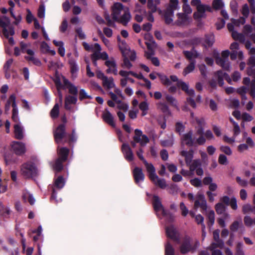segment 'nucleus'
<instances>
[{
    "label": "nucleus",
    "mask_w": 255,
    "mask_h": 255,
    "mask_svg": "<svg viewBox=\"0 0 255 255\" xmlns=\"http://www.w3.org/2000/svg\"><path fill=\"white\" fill-rule=\"evenodd\" d=\"M159 78H160L161 83L166 86H170L168 89L169 92L173 93L176 90V87L175 86H172L171 81L177 82V86L182 89L183 91H184L188 95L191 96H194L195 93L194 91L192 89H189L188 85L184 82L178 81V78L175 75H171L170 77V79L168 78L166 75L157 74Z\"/></svg>",
    "instance_id": "nucleus-1"
},
{
    "label": "nucleus",
    "mask_w": 255,
    "mask_h": 255,
    "mask_svg": "<svg viewBox=\"0 0 255 255\" xmlns=\"http://www.w3.org/2000/svg\"><path fill=\"white\" fill-rule=\"evenodd\" d=\"M113 19L118 22L126 25L131 18V15L128 7H125L120 2L115 3L112 6Z\"/></svg>",
    "instance_id": "nucleus-2"
},
{
    "label": "nucleus",
    "mask_w": 255,
    "mask_h": 255,
    "mask_svg": "<svg viewBox=\"0 0 255 255\" xmlns=\"http://www.w3.org/2000/svg\"><path fill=\"white\" fill-rule=\"evenodd\" d=\"M152 204L154 211L159 218H161L162 216L166 220L169 222L173 221L174 219V216L164 208L158 196L156 195L153 196Z\"/></svg>",
    "instance_id": "nucleus-3"
},
{
    "label": "nucleus",
    "mask_w": 255,
    "mask_h": 255,
    "mask_svg": "<svg viewBox=\"0 0 255 255\" xmlns=\"http://www.w3.org/2000/svg\"><path fill=\"white\" fill-rule=\"evenodd\" d=\"M180 155L184 157L185 162L187 165L189 166L190 170L191 172L194 171L201 164L199 160H193V151L192 150L189 151L182 150L180 152Z\"/></svg>",
    "instance_id": "nucleus-4"
},
{
    "label": "nucleus",
    "mask_w": 255,
    "mask_h": 255,
    "mask_svg": "<svg viewBox=\"0 0 255 255\" xmlns=\"http://www.w3.org/2000/svg\"><path fill=\"white\" fill-rule=\"evenodd\" d=\"M191 4L196 7L197 11L194 13L195 19H198L205 16L206 11H211V8L208 5L203 4L200 0H192Z\"/></svg>",
    "instance_id": "nucleus-5"
},
{
    "label": "nucleus",
    "mask_w": 255,
    "mask_h": 255,
    "mask_svg": "<svg viewBox=\"0 0 255 255\" xmlns=\"http://www.w3.org/2000/svg\"><path fill=\"white\" fill-rule=\"evenodd\" d=\"M200 246L199 242L196 240H191L189 238L184 239L180 246V252L185 254L189 252L195 251Z\"/></svg>",
    "instance_id": "nucleus-6"
},
{
    "label": "nucleus",
    "mask_w": 255,
    "mask_h": 255,
    "mask_svg": "<svg viewBox=\"0 0 255 255\" xmlns=\"http://www.w3.org/2000/svg\"><path fill=\"white\" fill-rule=\"evenodd\" d=\"M229 54L230 51L226 50L222 51L221 56H220L219 54L215 56L216 64L226 70H229L230 69V63L229 61Z\"/></svg>",
    "instance_id": "nucleus-7"
},
{
    "label": "nucleus",
    "mask_w": 255,
    "mask_h": 255,
    "mask_svg": "<svg viewBox=\"0 0 255 255\" xmlns=\"http://www.w3.org/2000/svg\"><path fill=\"white\" fill-rule=\"evenodd\" d=\"M21 172L25 178H28L36 176L37 170L33 163L28 162L21 166Z\"/></svg>",
    "instance_id": "nucleus-8"
},
{
    "label": "nucleus",
    "mask_w": 255,
    "mask_h": 255,
    "mask_svg": "<svg viewBox=\"0 0 255 255\" xmlns=\"http://www.w3.org/2000/svg\"><path fill=\"white\" fill-rule=\"evenodd\" d=\"M250 7L247 3L243 5L240 9V11L243 16L240 17L238 19H231L233 22L237 26H240L241 25L244 24L246 22V19L248 17L250 14Z\"/></svg>",
    "instance_id": "nucleus-9"
},
{
    "label": "nucleus",
    "mask_w": 255,
    "mask_h": 255,
    "mask_svg": "<svg viewBox=\"0 0 255 255\" xmlns=\"http://www.w3.org/2000/svg\"><path fill=\"white\" fill-rule=\"evenodd\" d=\"M9 23L10 20L8 17L4 16H0V26L3 28V34L5 38H8L9 35L12 36L14 34V29L12 27L7 28Z\"/></svg>",
    "instance_id": "nucleus-10"
},
{
    "label": "nucleus",
    "mask_w": 255,
    "mask_h": 255,
    "mask_svg": "<svg viewBox=\"0 0 255 255\" xmlns=\"http://www.w3.org/2000/svg\"><path fill=\"white\" fill-rule=\"evenodd\" d=\"M65 180L62 176H59L54 180V187L53 188L52 193L51 199L52 201L58 202V201L56 199L57 193L55 191V188L58 189H62L65 184Z\"/></svg>",
    "instance_id": "nucleus-11"
},
{
    "label": "nucleus",
    "mask_w": 255,
    "mask_h": 255,
    "mask_svg": "<svg viewBox=\"0 0 255 255\" xmlns=\"http://www.w3.org/2000/svg\"><path fill=\"white\" fill-rule=\"evenodd\" d=\"M134 133L133 140L136 142L139 143L141 146H145L149 142V138L146 135L142 134L141 130L135 129Z\"/></svg>",
    "instance_id": "nucleus-12"
},
{
    "label": "nucleus",
    "mask_w": 255,
    "mask_h": 255,
    "mask_svg": "<svg viewBox=\"0 0 255 255\" xmlns=\"http://www.w3.org/2000/svg\"><path fill=\"white\" fill-rule=\"evenodd\" d=\"M95 46L94 51L93 52L91 56L97 60H107L109 58L108 53L105 51L101 52L102 48L98 43H96Z\"/></svg>",
    "instance_id": "nucleus-13"
},
{
    "label": "nucleus",
    "mask_w": 255,
    "mask_h": 255,
    "mask_svg": "<svg viewBox=\"0 0 255 255\" xmlns=\"http://www.w3.org/2000/svg\"><path fill=\"white\" fill-rule=\"evenodd\" d=\"M65 135V126L64 124H61L56 128L54 132V138L56 143H61Z\"/></svg>",
    "instance_id": "nucleus-14"
},
{
    "label": "nucleus",
    "mask_w": 255,
    "mask_h": 255,
    "mask_svg": "<svg viewBox=\"0 0 255 255\" xmlns=\"http://www.w3.org/2000/svg\"><path fill=\"white\" fill-rule=\"evenodd\" d=\"M231 21L232 23H230L227 24V27L228 30L230 32H232V37L236 40H239V41L242 43L245 42L246 41L245 35L242 33H238L237 31L234 30V26H237L236 25L232 20Z\"/></svg>",
    "instance_id": "nucleus-15"
},
{
    "label": "nucleus",
    "mask_w": 255,
    "mask_h": 255,
    "mask_svg": "<svg viewBox=\"0 0 255 255\" xmlns=\"http://www.w3.org/2000/svg\"><path fill=\"white\" fill-rule=\"evenodd\" d=\"M194 208H201L203 210H207V202L203 194L198 193L195 196Z\"/></svg>",
    "instance_id": "nucleus-16"
},
{
    "label": "nucleus",
    "mask_w": 255,
    "mask_h": 255,
    "mask_svg": "<svg viewBox=\"0 0 255 255\" xmlns=\"http://www.w3.org/2000/svg\"><path fill=\"white\" fill-rule=\"evenodd\" d=\"M105 65L108 67L106 70L107 73H112L117 75L118 73L117 64L115 60L113 58H110L106 60Z\"/></svg>",
    "instance_id": "nucleus-17"
},
{
    "label": "nucleus",
    "mask_w": 255,
    "mask_h": 255,
    "mask_svg": "<svg viewBox=\"0 0 255 255\" xmlns=\"http://www.w3.org/2000/svg\"><path fill=\"white\" fill-rule=\"evenodd\" d=\"M11 147L13 152L17 155H21L25 152V144L19 141H13L11 143Z\"/></svg>",
    "instance_id": "nucleus-18"
},
{
    "label": "nucleus",
    "mask_w": 255,
    "mask_h": 255,
    "mask_svg": "<svg viewBox=\"0 0 255 255\" xmlns=\"http://www.w3.org/2000/svg\"><path fill=\"white\" fill-rule=\"evenodd\" d=\"M220 232V231L218 229L216 230L213 232V238L215 243H213L210 246V248L211 250H213L214 249H216L218 247L221 248L224 246L223 242L219 239Z\"/></svg>",
    "instance_id": "nucleus-19"
},
{
    "label": "nucleus",
    "mask_w": 255,
    "mask_h": 255,
    "mask_svg": "<svg viewBox=\"0 0 255 255\" xmlns=\"http://www.w3.org/2000/svg\"><path fill=\"white\" fill-rule=\"evenodd\" d=\"M118 41V45L120 51L123 56H128L130 53V49L124 40H121L119 36L117 37Z\"/></svg>",
    "instance_id": "nucleus-20"
},
{
    "label": "nucleus",
    "mask_w": 255,
    "mask_h": 255,
    "mask_svg": "<svg viewBox=\"0 0 255 255\" xmlns=\"http://www.w3.org/2000/svg\"><path fill=\"white\" fill-rule=\"evenodd\" d=\"M145 44L147 46V50L145 51V56L147 59H149L151 56L155 54V49L156 47V44L154 41H145Z\"/></svg>",
    "instance_id": "nucleus-21"
},
{
    "label": "nucleus",
    "mask_w": 255,
    "mask_h": 255,
    "mask_svg": "<svg viewBox=\"0 0 255 255\" xmlns=\"http://www.w3.org/2000/svg\"><path fill=\"white\" fill-rule=\"evenodd\" d=\"M122 150L126 160L131 161L133 159V152L128 144L123 143L122 146Z\"/></svg>",
    "instance_id": "nucleus-22"
},
{
    "label": "nucleus",
    "mask_w": 255,
    "mask_h": 255,
    "mask_svg": "<svg viewBox=\"0 0 255 255\" xmlns=\"http://www.w3.org/2000/svg\"><path fill=\"white\" fill-rule=\"evenodd\" d=\"M193 132L189 131L187 133L184 134L182 138V144L187 145L188 146H192L195 143V140L192 137Z\"/></svg>",
    "instance_id": "nucleus-23"
},
{
    "label": "nucleus",
    "mask_w": 255,
    "mask_h": 255,
    "mask_svg": "<svg viewBox=\"0 0 255 255\" xmlns=\"http://www.w3.org/2000/svg\"><path fill=\"white\" fill-rule=\"evenodd\" d=\"M62 81L64 84V88H66L69 90V92L76 96L78 94V88L72 84L68 79L65 77H62Z\"/></svg>",
    "instance_id": "nucleus-24"
},
{
    "label": "nucleus",
    "mask_w": 255,
    "mask_h": 255,
    "mask_svg": "<svg viewBox=\"0 0 255 255\" xmlns=\"http://www.w3.org/2000/svg\"><path fill=\"white\" fill-rule=\"evenodd\" d=\"M14 134L15 138L22 139L24 136V129L21 123H17L14 125Z\"/></svg>",
    "instance_id": "nucleus-25"
},
{
    "label": "nucleus",
    "mask_w": 255,
    "mask_h": 255,
    "mask_svg": "<svg viewBox=\"0 0 255 255\" xmlns=\"http://www.w3.org/2000/svg\"><path fill=\"white\" fill-rule=\"evenodd\" d=\"M102 118L106 123L113 127H115L116 125L114 122V117L108 109H106L104 111H103Z\"/></svg>",
    "instance_id": "nucleus-26"
},
{
    "label": "nucleus",
    "mask_w": 255,
    "mask_h": 255,
    "mask_svg": "<svg viewBox=\"0 0 255 255\" xmlns=\"http://www.w3.org/2000/svg\"><path fill=\"white\" fill-rule=\"evenodd\" d=\"M166 232L167 237L173 241H179V234L176 229L173 226L167 227L166 228Z\"/></svg>",
    "instance_id": "nucleus-27"
},
{
    "label": "nucleus",
    "mask_w": 255,
    "mask_h": 255,
    "mask_svg": "<svg viewBox=\"0 0 255 255\" xmlns=\"http://www.w3.org/2000/svg\"><path fill=\"white\" fill-rule=\"evenodd\" d=\"M135 19L138 22H140L143 20V16L146 15V10L141 6L137 4L135 8Z\"/></svg>",
    "instance_id": "nucleus-28"
},
{
    "label": "nucleus",
    "mask_w": 255,
    "mask_h": 255,
    "mask_svg": "<svg viewBox=\"0 0 255 255\" xmlns=\"http://www.w3.org/2000/svg\"><path fill=\"white\" fill-rule=\"evenodd\" d=\"M159 3V0H148L147 6L149 9V11L155 12L158 11L160 14H162V11L157 7Z\"/></svg>",
    "instance_id": "nucleus-29"
},
{
    "label": "nucleus",
    "mask_w": 255,
    "mask_h": 255,
    "mask_svg": "<svg viewBox=\"0 0 255 255\" xmlns=\"http://www.w3.org/2000/svg\"><path fill=\"white\" fill-rule=\"evenodd\" d=\"M133 175L136 183L139 184L143 181L144 179V175L141 168L135 167L133 171Z\"/></svg>",
    "instance_id": "nucleus-30"
},
{
    "label": "nucleus",
    "mask_w": 255,
    "mask_h": 255,
    "mask_svg": "<svg viewBox=\"0 0 255 255\" xmlns=\"http://www.w3.org/2000/svg\"><path fill=\"white\" fill-rule=\"evenodd\" d=\"M26 53L28 56H25V58L28 61L32 62L34 65L36 66H40L41 63L40 61L35 57L34 52L32 50H27Z\"/></svg>",
    "instance_id": "nucleus-31"
},
{
    "label": "nucleus",
    "mask_w": 255,
    "mask_h": 255,
    "mask_svg": "<svg viewBox=\"0 0 255 255\" xmlns=\"http://www.w3.org/2000/svg\"><path fill=\"white\" fill-rule=\"evenodd\" d=\"M143 163L145 166L146 170L148 173L149 179H157V175L155 173V169L153 165L151 163H148L146 160L144 161Z\"/></svg>",
    "instance_id": "nucleus-32"
},
{
    "label": "nucleus",
    "mask_w": 255,
    "mask_h": 255,
    "mask_svg": "<svg viewBox=\"0 0 255 255\" xmlns=\"http://www.w3.org/2000/svg\"><path fill=\"white\" fill-rule=\"evenodd\" d=\"M248 64L250 67L248 69L247 73L249 76L255 78V56H251L249 59Z\"/></svg>",
    "instance_id": "nucleus-33"
},
{
    "label": "nucleus",
    "mask_w": 255,
    "mask_h": 255,
    "mask_svg": "<svg viewBox=\"0 0 255 255\" xmlns=\"http://www.w3.org/2000/svg\"><path fill=\"white\" fill-rule=\"evenodd\" d=\"M178 19L176 21L178 25L186 24L189 22L190 17L188 14L183 13H178L177 14Z\"/></svg>",
    "instance_id": "nucleus-34"
},
{
    "label": "nucleus",
    "mask_w": 255,
    "mask_h": 255,
    "mask_svg": "<svg viewBox=\"0 0 255 255\" xmlns=\"http://www.w3.org/2000/svg\"><path fill=\"white\" fill-rule=\"evenodd\" d=\"M253 28L250 24H246L244 26V33L248 36L252 41L255 43V34L251 33L253 31Z\"/></svg>",
    "instance_id": "nucleus-35"
},
{
    "label": "nucleus",
    "mask_w": 255,
    "mask_h": 255,
    "mask_svg": "<svg viewBox=\"0 0 255 255\" xmlns=\"http://www.w3.org/2000/svg\"><path fill=\"white\" fill-rule=\"evenodd\" d=\"M156 107L158 110L161 111L165 115L168 116L171 114L167 105L163 102H158L156 104Z\"/></svg>",
    "instance_id": "nucleus-36"
},
{
    "label": "nucleus",
    "mask_w": 255,
    "mask_h": 255,
    "mask_svg": "<svg viewBox=\"0 0 255 255\" xmlns=\"http://www.w3.org/2000/svg\"><path fill=\"white\" fill-rule=\"evenodd\" d=\"M103 86L107 89H110L115 86L114 79L113 77L107 76L102 81Z\"/></svg>",
    "instance_id": "nucleus-37"
},
{
    "label": "nucleus",
    "mask_w": 255,
    "mask_h": 255,
    "mask_svg": "<svg viewBox=\"0 0 255 255\" xmlns=\"http://www.w3.org/2000/svg\"><path fill=\"white\" fill-rule=\"evenodd\" d=\"M13 101L16 102V97L14 94H11L7 101H6L4 107V112L6 114H8L10 111V105L13 104Z\"/></svg>",
    "instance_id": "nucleus-38"
},
{
    "label": "nucleus",
    "mask_w": 255,
    "mask_h": 255,
    "mask_svg": "<svg viewBox=\"0 0 255 255\" xmlns=\"http://www.w3.org/2000/svg\"><path fill=\"white\" fill-rule=\"evenodd\" d=\"M22 198L25 202H28L31 205L35 203V200L32 194L27 190L23 191Z\"/></svg>",
    "instance_id": "nucleus-39"
},
{
    "label": "nucleus",
    "mask_w": 255,
    "mask_h": 255,
    "mask_svg": "<svg viewBox=\"0 0 255 255\" xmlns=\"http://www.w3.org/2000/svg\"><path fill=\"white\" fill-rule=\"evenodd\" d=\"M69 150L66 147L58 148V153L59 156V158H61L63 161H66L69 153Z\"/></svg>",
    "instance_id": "nucleus-40"
},
{
    "label": "nucleus",
    "mask_w": 255,
    "mask_h": 255,
    "mask_svg": "<svg viewBox=\"0 0 255 255\" xmlns=\"http://www.w3.org/2000/svg\"><path fill=\"white\" fill-rule=\"evenodd\" d=\"M183 53L185 57L191 62L192 61H195V59L198 56V53L195 50L184 51Z\"/></svg>",
    "instance_id": "nucleus-41"
},
{
    "label": "nucleus",
    "mask_w": 255,
    "mask_h": 255,
    "mask_svg": "<svg viewBox=\"0 0 255 255\" xmlns=\"http://www.w3.org/2000/svg\"><path fill=\"white\" fill-rule=\"evenodd\" d=\"M13 104L12 105V120L17 123H19V117H18V110L17 107L16 102L13 101Z\"/></svg>",
    "instance_id": "nucleus-42"
},
{
    "label": "nucleus",
    "mask_w": 255,
    "mask_h": 255,
    "mask_svg": "<svg viewBox=\"0 0 255 255\" xmlns=\"http://www.w3.org/2000/svg\"><path fill=\"white\" fill-rule=\"evenodd\" d=\"M174 16V12L173 10L170 9H166L164 14V17L165 22L167 24H170L173 21V17Z\"/></svg>",
    "instance_id": "nucleus-43"
},
{
    "label": "nucleus",
    "mask_w": 255,
    "mask_h": 255,
    "mask_svg": "<svg viewBox=\"0 0 255 255\" xmlns=\"http://www.w3.org/2000/svg\"><path fill=\"white\" fill-rule=\"evenodd\" d=\"M71 72L72 77L75 78L77 77V72L79 70L78 66L75 61L71 60L70 62Z\"/></svg>",
    "instance_id": "nucleus-44"
},
{
    "label": "nucleus",
    "mask_w": 255,
    "mask_h": 255,
    "mask_svg": "<svg viewBox=\"0 0 255 255\" xmlns=\"http://www.w3.org/2000/svg\"><path fill=\"white\" fill-rule=\"evenodd\" d=\"M242 211L244 214L253 213L255 214V205L253 206L250 204H246L243 206Z\"/></svg>",
    "instance_id": "nucleus-45"
},
{
    "label": "nucleus",
    "mask_w": 255,
    "mask_h": 255,
    "mask_svg": "<svg viewBox=\"0 0 255 255\" xmlns=\"http://www.w3.org/2000/svg\"><path fill=\"white\" fill-rule=\"evenodd\" d=\"M167 139L161 140L160 141L161 144L163 146H171L173 144L174 139L173 134L170 133Z\"/></svg>",
    "instance_id": "nucleus-46"
},
{
    "label": "nucleus",
    "mask_w": 255,
    "mask_h": 255,
    "mask_svg": "<svg viewBox=\"0 0 255 255\" xmlns=\"http://www.w3.org/2000/svg\"><path fill=\"white\" fill-rule=\"evenodd\" d=\"M152 182L156 186H158L161 188H166L167 185L165 180L164 179L159 178L158 176L157 179H150Z\"/></svg>",
    "instance_id": "nucleus-47"
},
{
    "label": "nucleus",
    "mask_w": 255,
    "mask_h": 255,
    "mask_svg": "<svg viewBox=\"0 0 255 255\" xmlns=\"http://www.w3.org/2000/svg\"><path fill=\"white\" fill-rule=\"evenodd\" d=\"M148 104L146 101L141 102L139 105V108L142 111L141 116H144L147 114L148 110Z\"/></svg>",
    "instance_id": "nucleus-48"
},
{
    "label": "nucleus",
    "mask_w": 255,
    "mask_h": 255,
    "mask_svg": "<svg viewBox=\"0 0 255 255\" xmlns=\"http://www.w3.org/2000/svg\"><path fill=\"white\" fill-rule=\"evenodd\" d=\"M65 161H63L61 158H58L56 160L55 163L53 165V169L57 172L61 171L63 168V162Z\"/></svg>",
    "instance_id": "nucleus-49"
},
{
    "label": "nucleus",
    "mask_w": 255,
    "mask_h": 255,
    "mask_svg": "<svg viewBox=\"0 0 255 255\" xmlns=\"http://www.w3.org/2000/svg\"><path fill=\"white\" fill-rule=\"evenodd\" d=\"M215 41L214 36L213 34L206 35L205 39V43L206 46H211Z\"/></svg>",
    "instance_id": "nucleus-50"
},
{
    "label": "nucleus",
    "mask_w": 255,
    "mask_h": 255,
    "mask_svg": "<svg viewBox=\"0 0 255 255\" xmlns=\"http://www.w3.org/2000/svg\"><path fill=\"white\" fill-rule=\"evenodd\" d=\"M180 8L178 0H170L169 5L167 9L173 10H178Z\"/></svg>",
    "instance_id": "nucleus-51"
},
{
    "label": "nucleus",
    "mask_w": 255,
    "mask_h": 255,
    "mask_svg": "<svg viewBox=\"0 0 255 255\" xmlns=\"http://www.w3.org/2000/svg\"><path fill=\"white\" fill-rule=\"evenodd\" d=\"M196 64L195 61H192L190 62V63L184 69L183 74L184 76H186L188 74L190 73V72H192Z\"/></svg>",
    "instance_id": "nucleus-52"
},
{
    "label": "nucleus",
    "mask_w": 255,
    "mask_h": 255,
    "mask_svg": "<svg viewBox=\"0 0 255 255\" xmlns=\"http://www.w3.org/2000/svg\"><path fill=\"white\" fill-rule=\"evenodd\" d=\"M165 255H174V249L169 242L167 243L165 245Z\"/></svg>",
    "instance_id": "nucleus-53"
},
{
    "label": "nucleus",
    "mask_w": 255,
    "mask_h": 255,
    "mask_svg": "<svg viewBox=\"0 0 255 255\" xmlns=\"http://www.w3.org/2000/svg\"><path fill=\"white\" fill-rule=\"evenodd\" d=\"M165 97L168 102H169L172 106L175 107L178 110H179L178 107V102L174 97L169 95H166Z\"/></svg>",
    "instance_id": "nucleus-54"
},
{
    "label": "nucleus",
    "mask_w": 255,
    "mask_h": 255,
    "mask_svg": "<svg viewBox=\"0 0 255 255\" xmlns=\"http://www.w3.org/2000/svg\"><path fill=\"white\" fill-rule=\"evenodd\" d=\"M59 113V106L58 104H55L53 108L51 111L50 115L51 117L53 118H56L58 117Z\"/></svg>",
    "instance_id": "nucleus-55"
},
{
    "label": "nucleus",
    "mask_w": 255,
    "mask_h": 255,
    "mask_svg": "<svg viewBox=\"0 0 255 255\" xmlns=\"http://www.w3.org/2000/svg\"><path fill=\"white\" fill-rule=\"evenodd\" d=\"M10 213V210L8 207H5L2 203L1 208L0 207V215L4 217H7Z\"/></svg>",
    "instance_id": "nucleus-56"
},
{
    "label": "nucleus",
    "mask_w": 255,
    "mask_h": 255,
    "mask_svg": "<svg viewBox=\"0 0 255 255\" xmlns=\"http://www.w3.org/2000/svg\"><path fill=\"white\" fill-rule=\"evenodd\" d=\"M242 225V219L240 218L239 220L234 221L230 226V230L233 232L237 231L240 226Z\"/></svg>",
    "instance_id": "nucleus-57"
},
{
    "label": "nucleus",
    "mask_w": 255,
    "mask_h": 255,
    "mask_svg": "<svg viewBox=\"0 0 255 255\" xmlns=\"http://www.w3.org/2000/svg\"><path fill=\"white\" fill-rule=\"evenodd\" d=\"M213 7L216 10L222 9L224 6L222 0H214L212 3Z\"/></svg>",
    "instance_id": "nucleus-58"
},
{
    "label": "nucleus",
    "mask_w": 255,
    "mask_h": 255,
    "mask_svg": "<svg viewBox=\"0 0 255 255\" xmlns=\"http://www.w3.org/2000/svg\"><path fill=\"white\" fill-rule=\"evenodd\" d=\"M226 209V207L222 203H218L215 206L216 211L218 214H223Z\"/></svg>",
    "instance_id": "nucleus-59"
},
{
    "label": "nucleus",
    "mask_w": 255,
    "mask_h": 255,
    "mask_svg": "<svg viewBox=\"0 0 255 255\" xmlns=\"http://www.w3.org/2000/svg\"><path fill=\"white\" fill-rule=\"evenodd\" d=\"M77 102L76 96H67L65 98V102L70 104H75Z\"/></svg>",
    "instance_id": "nucleus-60"
},
{
    "label": "nucleus",
    "mask_w": 255,
    "mask_h": 255,
    "mask_svg": "<svg viewBox=\"0 0 255 255\" xmlns=\"http://www.w3.org/2000/svg\"><path fill=\"white\" fill-rule=\"evenodd\" d=\"M209 224L213 226L215 222V213L213 210H210L207 213Z\"/></svg>",
    "instance_id": "nucleus-61"
},
{
    "label": "nucleus",
    "mask_w": 255,
    "mask_h": 255,
    "mask_svg": "<svg viewBox=\"0 0 255 255\" xmlns=\"http://www.w3.org/2000/svg\"><path fill=\"white\" fill-rule=\"evenodd\" d=\"M117 108L119 110H123L124 112H127L128 109V105L125 103L122 102L121 101L117 103Z\"/></svg>",
    "instance_id": "nucleus-62"
},
{
    "label": "nucleus",
    "mask_w": 255,
    "mask_h": 255,
    "mask_svg": "<svg viewBox=\"0 0 255 255\" xmlns=\"http://www.w3.org/2000/svg\"><path fill=\"white\" fill-rule=\"evenodd\" d=\"M253 16L251 17V22L255 28V4L250 6Z\"/></svg>",
    "instance_id": "nucleus-63"
},
{
    "label": "nucleus",
    "mask_w": 255,
    "mask_h": 255,
    "mask_svg": "<svg viewBox=\"0 0 255 255\" xmlns=\"http://www.w3.org/2000/svg\"><path fill=\"white\" fill-rule=\"evenodd\" d=\"M250 94L253 99L255 98V78H254V79L251 82Z\"/></svg>",
    "instance_id": "nucleus-64"
}]
</instances>
